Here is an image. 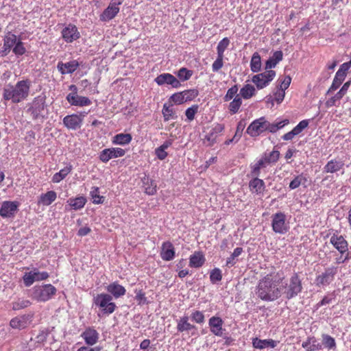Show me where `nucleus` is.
Instances as JSON below:
<instances>
[{
	"label": "nucleus",
	"mask_w": 351,
	"mask_h": 351,
	"mask_svg": "<svg viewBox=\"0 0 351 351\" xmlns=\"http://www.w3.org/2000/svg\"><path fill=\"white\" fill-rule=\"evenodd\" d=\"M66 99L71 106L83 107L92 104V101L88 97L79 96L78 95L76 96H66Z\"/></svg>",
	"instance_id": "obj_29"
},
{
	"label": "nucleus",
	"mask_w": 351,
	"mask_h": 351,
	"mask_svg": "<svg viewBox=\"0 0 351 351\" xmlns=\"http://www.w3.org/2000/svg\"><path fill=\"white\" fill-rule=\"evenodd\" d=\"M253 178L249 182V189L252 194L261 195L265 190V182L258 178V176H252Z\"/></svg>",
	"instance_id": "obj_22"
},
{
	"label": "nucleus",
	"mask_w": 351,
	"mask_h": 351,
	"mask_svg": "<svg viewBox=\"0 0 351 351\" xmlns=\"http://www.w3.org/2000/svg\"><path fill=\"white\" fill-rule=\"evenodd\" d=\"M81 337L84 340L87 346L90 347L97 343L99 338V334L93 328L88 327L82 332Z\"/></svg>",
	"instance_id": "obj_21"
},
{
	"label": "nucleus",
	"mask_w": 351,
	"mask_h": 351,
	"mask_svg": "<svg viewBox=\"0 0 351 351\" xmlns=\"http://www.w3.org/2000/svg\"><path fill=\"white\" fill-rule=\"evenodd\" d=\"M224 130V125L222 124L217 123L210 132L205 136V143L207 146H213L216 143L217 138Z\"/></svg>",
	"instance_id": "obj_25"
},
{
	"label": "nucleus",
	"mask_w": 351,
	"mask_h": 351,
	"mask_svg": "<svg viewBox=\"0 0 351 351\" xmlns=\"http://www.w3.org/2000/svg\"><path fill=\"white\" fill-rule=\"evenodd\" d=\"M86 202V199L84 197H77L76 198H70L68 200V203L69 206L73 209V210H80L82 208L85 204Z\"/></svg>",
	"instance_id": "obj_42"
},
{
	"label": "nucleus",
	"mask_w": 351,
	"mask_h": 351,
	"mask_svg": "<svg viewBox=\"0 0 351 351\" xmlns=\"http://www.w3.org/2000/svg\"><path fill=\"white\" fill-rule=\"evenodd\" d=\"M35 281H42L47 279L49 276L47 271H40L38 269H32Z\"/></svg>",
	"instance_id": "obj_58"
},
{
	"label": "nucleus",
	"mask_w": 351,
	"mask_h": 351,
	"mask_svg": "<svg viewBox=\"0 0 351 351\" xmlns=\"http://www.w3.org/2000/svg\"><path fill=\"white\" fill-rule=\"evenodd\" d=\"M31 302L29 300L19 298L16 302L12 303V308L14 311H19L30 306Z\"/></svg>",
	"instance_id": "obj_54"
},
{
	"label": "nucleus",
	"mask_w": 351,
	"mask_h": 351,
	"mask_svg": "<svg viewBox=\"0 0 351 351\" xmlns=\"http://www.w3.org/2000/svg\"><path fill=\"white\" fill-rule=\"evenodd\" d=\"M280 280V287L281 288V295H284L285 298L291 300L295 298L302 291V280L298 273H293L289 278L282 281Z\"/></svg>",
	"instance_id": "obj_4"
},
{
	"label": "nucleus",
	"mask_w": 351,
	"mask_h": 351,
	"mask_svg": "<svg viewBox=\"0 0 351 351\" xmlns=\"http://www.w3.org/2000/svg\"><path fill=\"white\" fill-rule=\"evenodd\" d=\"M230 45V40L228 38H223L220 40L217 47V56L224 57V51Z\"/></svg>",
	"instance_id": "obj_53"
},
{
	"label": "nucleus",
	"mask_w": 351,
	"mask_h": 351,
	"mask_svg": "<svg viewBox=\"0 0 351 351\" xmlns=\"http://www.w3.org/2000/svg\"><path fill=\"white\" fill-rule=\"evenodd\" d=\"M223 321L217 316H213L208 320L210 332L217 337H223L225 329L223 328Z\"/></svg>",
	"instance_id": "obj_19"
},
{
	"label": "nucleus",
	"mask_w": 351,
	"mask_h": 351,
	"mask_svg": "<svg viewBox=\"0 0 351 351\" xmlns=\"http://www.w3.org/2000/svg\"><path fill=\"white\" fill-rule=\"evenodd\" d=\"M223 66V57L217 56L216 60L212 64L213 72H218Z\"/></svg>",
	"instance_id": "obj_63"
},
{
	"label": "nucleus",
	"mask_w": 351,
	"mask_h": 351,
	"mask_svg": "<svg viewBox=\"0 0 351 351\" xmlns=\"http://www.w3.org/2000/svg\"><path fill=\"white\" fill-rule=\"evenodd\" d=\"M205 257L201 252H195L190 256L189 266L191 267L199 268L205 263Z\"/></svg>",
	"instance_id": "obj_32"
},
{
	"label": "nucleus",
	"mask_w": 351,
	"mask_h": 351,
	"mask_svg": "<svg viewBox=\"0 0 351 351\" xmlns=\"http://www.w3.org/2000/svg\"><path fill=\"white\" fill-rule=\"evenodd\" d=\"M90 195L93 199V202L95 204H102L105 199L104 196L99 195V189L97 186H93L91 188Z\"/></svg>",
	"instance_id": "obj_50"
},
{
	"label": "nucleus",
	"mask_w": 351,
	"mask_h": 351,
	"mask_svg": "<svg viewBox=\"0 0 351 351\" xmlns=\"http://www.w3.org/2000/svg\"><path fill=\"white\" fill-rule=\"evenodd\" d=\"M285 95V90L278 88L276 92L274 93V99L278 104H280L283 101Z\"/></svg>",
	"instance_id": "obj_64"
},
{
	"label": "nucleus",
	"mask_w": 351,
	"mask_h": 351,
	"mask_svg": "<svg viewBox=\"0 0 351 351\" xmlns=\"http://www.w3.org/2000/svg\"><path fill=\"white\" fill-rule=\"evenodd\" d=\"M57 198V194L54 191H49L42 193L38 200V204L45 206L51 204Z\"/></svg>",
	"instance_id": "obj_31"
},
{
	"label": "nucleus",
	"mask_w": 351,
	"mask_h": 351,
	"mask_svg": "<svg viewBox=\"0 0 351 351\" xmlns=\"http://www.w3.org/2000/svg\"><path fill=\"white\" fill-rule=\"evenodd\" d=\"M271 227L275 233L284 234L289 229V222L287 221L286 215L282 212H278L271 216Z\"/></svg>",
	"instance_id": "obj_8"
},
{
	"label": "nucleus",
	"mask_w": 351,
	"mask_h": 351,
	"mask_svg": "<svg viewBox=\"0 0 351 351\" xmlns=\"http://www.w3.org/2000/svg\"><path fill=\"white\" fill-rule=\"evenodd\" d=\"M240 97L244 99H249L256 95V88L250 84L244 85L240 90Z\"/></svg>",
	"instance_id": "obj_39"
},
{
	"label": "nucleus",
	"mask_w": 351,
	"mask_h": 351,
	"mask_svg": "<svg viewBox=\"0 0 351 351\" xmlns=\"http://www.w3.org/2000/svg\"><path fill=\"white\" fill-rule=\"evenodd\" d=\"M345 163L341 159H332L329 160L324 167L323 171L326 173H335L341 170H343Z\"/></svg>",
	"instance_id": "obj_26"
},
{
	"label": "nucleus",
	"mask_w": 351,
	"mask_h": 351,
	"mask_svg": "<svg viewBox=\"0 0 351 351\" xmlns=\"http://www.w3.org/2000/svg\"><path fill=\"white\" fill-rule=\"evenodd\" d=\"M73 167L71 165H66L64 168L60 170L59 172L56 173L52 177V182L53 183H58L63 179L66 178V176L71 173Z\"/></svg>",
	"instance_id": "obj_40"
},
{
	"label": "nucleus",
	"mask_w": 351,
	"mask_h": 351,
	"mask_svg": "<svg viewBox=\"0 0 351 351\" xmlns=\"http://www.w3.org/2000/svg\"><path fill=\"white\" fill-rule=\"evenodd\" d=\"M119 7L115 3H110L108 6L103 11L100 15L101 21H108L114 19L119 12Z\"/></svg>",
	"instance_id": "obj_27"
},
{
	"label": "nucleus",
	"mask_w": 351,
	"mask_h": 351,
	"mask_svg": "<svg viewBox=\"0 0 351 351\" xmlns=\"http://www.w3.org/2000/svg\"><path fill=\"white\" fill-rule=\"evenodd\" d=\"M243 101L239 95H236L233 100L229 104L228 110L231 114H236L239 112Z\"/></svg>",
	"instance_id": "obj_45"
},
{
	"label": "nucleus",
	"mask_w": 351,
	"mask_h": 351,
	"mask_svg": "<svg viewBox=\"0 0 351 351\" xmlns=\"http://www.w3.org/2000/svg\"><path fill=\"white\" fill-rule=\"evenodd\" d=\"M19 203L15 201H4L0 208V216L3 218H13L18 211Z\"/></svg>",
	"instance_id": "obj_13"
},
{
	"label": "nucleus",
	"mask_w": 351,
	"mask_h": 351,
	"mask_svg": "<svg viewBox=\"0 0 351 351\" xmlns=\"http://www.w3.org/2000/svg\"><path fill=\"white\" fill-rule=\"evenodd\" d=\"M145 193L149 195H153L156 193V184L153 180L145 178L143 180Z\"/></svg>",
	"instance_id": "obj_43"
},
{
	"label": "nucleus",
	"mask_w": 351,
	"mask_h": 351,
	"mask_svg": "<svg viewBox=\"0 0 351 351\" xmlns=\"http://www.w3.org/2000/svg\"><path fill=\"white\" fill-rule=\"evenodd\" d=\"M337 273V268L330 267L325 269L324 271L317 275L315 279V284L317 287H324L330 285L335 279Z\"/></svg>",
	"instance_id": "obj_10"
},
{
	"label": "nucleus",
	"mask_w": 351,
	"mask_h": 351,
	"mask_svg": "<svg viewBox=\"0 0 351 351\" xmlns=\"http://www.w3.org/2000/svg\"><path fill=\"white\" fill-rule=\"evenodd\" d=\"M132 139L130 134L120 133L112 138V143L114 145H125L129 144Z\"/></svg>",
	"instance_id": "obj_38"
},
{
	"label": "nucleus",
	"mask_w": 351,
	"mask_h": 351,
	"mask_svg": "<svg viewBox=\"0 0 351 351\" xmlns=\"http://www.w3.org/2000/svg\"><path fill=\"white\" fill-rule=\"evenodd\" d=\"M322 344L326 348L329 350H336V341L335 339L329 335L323 334L322 335Z\"/></svg>",
	"instance_id": "obj_47"
},
{
	"label": "nucleus",
	"mask_w": 351,
	"mask_h": 351,
	"mask_svg": "<svg viewBox=\"0 0 351 351\" xmlns=\"http://www.w3.org/2000/svg\"><path fill=\"white\" fill-rule=\"evenodd\" d=\"M198 108L199 106L197 105H193L186 110L185 115L189 121H191L195 119V115L198 112Z\"/></svg>",
	"instance_id": "obj_59"
},
{
	"label": "nucleus",
	"mask_w": 351,
	"mask_h": 351,
	"mask_svg": "<svg viewBox=\"0 0 351 351\" xmlns=\"http://www.w3.org/2000/svg\"><path fill=\"white\" fill-rule=\"evenodd\" d=\"M125 154V151L120 147L106 148L102 150L99 156V160L103 162H108L110 159L122 157Z\"/></svg>",
	"instance_id": "obj_15"
},
{
	"label": "nucleus",
	"mask_w": 351,
	"mask_h": 351,
	"mask_svg": "<svg viewBox=\"0 0 351 351\" xmlns=\"http://www.w3.org/2000/svg\"><path fill=\"white\" fill-rule=\"evenodd\" d=\"M177 331L180 333L191 334V336L195 335L197 328L195 325L189 322V317L184 315L176 320Z\"/></svg>",
	"instance_id": "obj_11"
},
{
	"label": "nucleus",
	"mask_w": 351,
	"mask_h": 351,
	"mask_svg": "<svg viewBox=\"0 0 351 351\" xmlns=\"http://www.w3.org/2000/svg\"><path fill=\"white\" fill-rule=\"evenodd\" d=\"M154 82L158 86L170 85L173 88H180L182 84L178 79L171 73H165L158 75L155 79Z\"/></svg>",
	"instance_id": "obj_14"
},
{
	"label": "nucleus",
	"mask_w": 351,
	"mask_h": 351,
	"mask_svg": "<svg viewBox=\"0 0 351 351\" xmlns=\"http://www.w3.org/2000/svg\"><path fill=\"white\" fill-rule=\"evenodd\" d=\"M31 85V81L27 79L18 81L15 85L8 84L3 89V99L19 104L28 97Z\"/></svg>",
	"instance_id": "obj_2"
},
{
	"label": "nucleus",
	"mask_w": 351,
	"mask_h": 351,
	"mask_svg": "<svg viewBox=\"0 0 351 351\" xmlns=\"http://www.w3.org/2000/svg\"><path fill=\"white\" fill-rule=\"evenodd\" d=\"M56 288L51 284L36 285L31 289V297L38 302H47L56 293Z\"/></svg>",
	"instance_id": "obj_5"
},
{
	"label": "nucleus",
	"mask_w": 351,
	"mask_h": 351,
	"mask_svg": "<svg viewBox=\"0 0 351 351\" xmlns=\"http://www.w3.org/2000/svg\"><path fill=\"white\" fill-rule=\"evenodd\" d=\"M280 156V152L278 150H273L269 153H265L262 157L267 165L270 163H275L278 161Z\"/></svg>",
	"instance_id": "obj_51"
},
{
	"label": "nucleus",
	"mask_w": 351,
	"mask_h": 351,
	"mask_svg": "<svg viewBox=\"0 0 351 351\" xmlns=\"http://www.w3.org/2000/svg\"><path fill=\"white\" fill-rule=\"evenodd\" d=\"M32 316L23 315L12 318L10 322V326L14 329L22 330L27 327L31 322Z\"/></svg>",
	"instance_id": "obj_23"
},
{
	"label": "nucleus",
	"mask_w": 351,
	"mask_h": 351,
	"mask_svg": "<svg viewBox=\"0 0 351 351\" xmlns=\"http://www.w3.org/2000/svg\"><path fill=\"white\" fill-rule=\"evenodd\" d=\"M23 280L25 287H30L35 282L32 270L25 273Z\"/></svg>",
	"instance_id": "obj_62"
},
{
	"label": "nucleus",
	"mask_w": 351,
	"mask_h": 351,
	"mask_svg": "<svg viewBox=\"0 0 351 351\" xmlns=\"http://www.w3.org/2000/svg\"><path fill=\"white\" fill-rule=\"evenodd\" d=\"M250 69L254 73H257L261 69V58L258 52L254 53L250 61Z\"/></svg>",
	"instance_id": "obj_41"
},
{
	"label": "nucleus",
	"mask_w": 351,
	"mask_h": 351,
	"mask_svg": "<svg viewBox=\"0 0 351 351\" xmlns=\"http://www.w3.org/2000/svg\"><path fill=\"white\" fill-rule=\"evenodd\" d=\"M221 271L219 268H215L210 271V280L213 284L217 283V282L221 280Z\"/></svg>",
	"instance_id": "obj_56"
},
{
	"label": "nucleus",
	"mask_w": 351,
	"mask_h": 351,
	"mask_svg": "<svg viewBox=\"0 0 351 351\" xmlns=\"http://www.w3.org/2000/svg\"><path fill=\"white\" fill-rule=\"evenodd\" d=\"M351 84V81H348L343 84L341 89L332 97L329 98L325 103L327 108L332 106H339L340 100L346 94Z\"/></svg>",
	"instance_id": "obj_16"
},
{
	"label": "nucleus",
	"mask_w": 351,
	"mask_h": 351,
	"mask_svg": "<svg viewBox=\"0 0 351 351\" xmlns=\"http://www.w3.org/2000/svg\"><path fill=\"white\" fill-rule=\"evenodd\" d=\"M280 283L276 272L267 274L258 281L256 292L258 298L265 302L278 299L281 296Z\"/></svg>",
	"instance_id": "obj_1"
},
{
	"label": "nucleus",
	"mask_w": 351,
	"mask_h": 351,
	"mask_svg": "<svg viewBox=\"0 0 351 351\" xmlns=\"http://www.w3.org/2000/svg\"><path fill=\"white\" fill-rule=\"evenodd\" d=\"M330 243L332 244L341 254H343L348 250V243L342 235L333 234L330 238Z\"/></svg>",
	"instance_id": "obj_20"
},
{
	"label": "nucleus",
	"mask_w": 351,
	"mask_h": 351,
	"mask_svg": "<svg viewBox=\"0 0 351 351\" xmlns=\"http://www.w3.org/2000/svg\"><path fill=\"white\" fill-rule=\"evenodd\" d=\"M278 341L273 339H260L257 337L252 339V346L256 349H264L266 348H274L277 346Z\"/></svg>",
	"instance_id": "obj_30"
},
{
	"label": "nucleus",
	"mask_w": 351,
	"mask_h": 351,
	"mask_svg": "<svg viewBox=\"0 0 351 351\" xmlns=\"http://www.w3.org/2000/svg\"><path fill=\"white\" fill-rule=\"evenodd\" d=\"M176 252L173 244L169 241L162 245L160 256L163 261H169L175 258Z\"/></svg>",
	"instance_id": "obj_28"
},
{
	"label": "nucleus",
	"mask_w": 351,
	"mask_h": 351,
	"mask_svg": "<svg viewBox=\"0 0 351 351\" xmlns=\"http://www.w3.org/2000/svg\"><path fill=\"white\" fill-rule=\"evenodd\" d=\"M289 123V121L287 119H282L280 121L276 120L273 123H270L267 121V131L271 133H275L279 130L284 128L285 125Z\"/></svg>",
	"instance_id": "obj_34"
},
{
	"label": "nucleus",
	"mask_w": 351,
	"mask_h": 351,
	"mask_svg": "<svg viewBox=\"0 0 351 351\" xmlns=\"http://www.w3.org/2000/svg\"><path fill=\"white\" fill-rule=\"evenodd\" d=\"M309 121L307 119L301 121L295 127L293 128V131L295 135L300 134L305 128L308 125Z\"/></svg>",
	"instance_id": "obj_61"
},
{
	"label": "nucleus",
	"mask_w": 351,
	"mask_h": 351,
	"mask_svg": "<svg viewBox=\"0 0 351 351\" xmlns=\"http://www.w3.org/2000/svg\"><path fill=\"white\" fill-rule=\"evenodd\" d=\"M238 90L239 87L237 84L232 86L227 90L226 94L223 97V100L225 101H228L234 99L236 97V95H240V94H237Z\"/></svg>",
	"instance_id": "obj_55"
},
{
	"label": "nucleus",
	"mask_w": 351,
	"mask_h": 351,
	"mask_svg": "<svg viewBox=\"0 0 351 351\" xmlns=\"http://www.w3.org/2000/svg\"><path fill=\"white\" fill-rule=\"evenodd\" d=\"M80 64L76 60H73L67 62H59L57 64V69L62 75L71 74L75 72L79 67Z\"/></svg>",
	"instance_id": "obj_24"
},
{
	"label": "nucleus",
	"mask_w": 351,
	"mask_h": 351,
	"mask_svg": "<svg viewBox=\"0 0 351 351\" xmlns=\"http://www.w3.org/2000/svg\"><path fill=\"white\" fill-rule=\"evenodd\" d=\"M106 290L108 293L112 294L115 298H119L125 294V289L117 282H112L110 284Z\"/></svg>",
	"instance_id": "obj_33"
},
{
	"label": "nucleus",
	"mask_w": 351,
	"mask_h": 351,
	"mask_svg": "<svg viewBox=\"0 0 351 351\" xmlns=\"http://www.w3.org/2000/svg\"><path fill=\"white\" fill-rule=\"evenodd\" d=\"M45 100L46 97L43 95H40L36 97L29 104V106L27 108V112L30 113L33 119L45 117L44 114L46 108Z\"/></svg>",
	"instance_id": "obj_7"
},
{
	"label": "nucleus",
	"mask_w": 351,
	"mask_h": 351,
	"mask_svg": "<svg viewBox=\"0 0 351 351\" xmlns=\"http://www.w3.org/2000/svg\"><path fill=\"white\" fill-rule=\"evenodd\" d=\"M83 117L77 114L66 115L63 119L64 125L69 130H76L81 128Z\"/></svg>",
	"instance_id": "obj_18"
},
{
	"label": "nucleus",
	"mask_w": 351,
	"mask_h": 351,
	"mask_svg": "<svg viewBox=\"0 0 351 351\" xmlns=\"http://www.w3.org/2000/svg\"><path fill=\"white\" fill-rule=\"evenodd\" d=\"M302 347L306 351H315L322 348V345L318 343L315 337H308L305 341L302 343Z\"/></svg>",
	"instance_id": "obj_36"
},
{
	"label": "nucleus",
	"mask_w": 351,
	"mask_h": 351,
	"mask_svg": "<svg viewBox=\"0 0 351 351\" xmlns=\"http://www.w3.org/2000/svg\"><path fill=\"white\" fill-rule=\"evenodd\" d=\"M162 113L165 121H168L171 119L175 120L178 118V115L173 107V105H168L167 104H165L162 107Z\"/></svg>",
	"instance_id": "obj_37"
},
{
	"label": "nucleus",
	"mask_w": 351,
	"mask_h": 351,
	"mask_svg": "<svg viewBox=\"0 0 351 351\" xmlns=\"http://www.w3.org/2000/svg\"><path fill=\"white\" fill-rule=\"evenodd\" d=\"M243 251L242 247L235 248L232 254L227 258L226 265L228 267L234 266L237 263V258L241 254Z\"/></svg>",
	"instance_id": "obj_46"
},
{
	"label": "nucleus",
	"mask_w": 351,
	"mask_h": 351,
	"mask_svg": "<svg viewBox=\"0 0 351 351\" xmlns=\"http://www.w3.org/2000/svg\"><path fill=\"white\" fill-rule=\"evenodd\" d=\"M93 303L103 315L112 314L117 308L115 303L112 302V295L108 293L97 294L93 298Z\"/></svg>",
	"instance_id": "obj_6"
},
{
	"label": "nucleus",
	"mask_w": 351,
	"mask_h": 351,
	"mask_svg": "<svg viewBox=\"0 0 351 351\" xmlns=\"http://www.w3.org/2000/svg\"><path fill=\"white\" fill-rule=\"evenodd\" d=\"M190 318L192 322L199 325L204 324L206 320L204 311L199 310H193L191 311Z\"/></svg>",
	"instance_id": "obj_44"
},
{
	"label": "nucleus",
	"mask_w": 351,
	"mask_h": 351,
	"mask_svg": "<svg viewBox=\"0 0 351 351\" xmlns=\"http://www.w3.org/2000/svg\"><path fill=\"white\" fill-rule=\"evenodd\" d=\"M169 101L173 102L175 104H182L186 102L184 96L182 94V92H178L173 94L170 98Z\"/></svg>",
	"instance_id": "obj_60"
},
{
	"label": "nucleus",
	"mask_w": 351,
	"mask_h": 351,
	"mask_svg": "<svg viewBox=\"0 0 351 351\" xmlns=\"http://www.w3.org/2000/svg\"><path fill=\"white\" fill-rule=\"evenodd\" d=\"M267 165V162L261 158L254 165H251V176H259L261 173V169L266 167Z\"/></svg>",
	"instance_id": "obj_48"
},
{
	"label": "nucleus",
	"mask_w": 351,
	"mask_h": 351,
	"mask_svg": "<svg viewBox=\"0 0 351 351\" xmlns=\"http://www.w3.org/2000/svg\"><path fill=\"white\" fill-rule=\"evenodd\" d=\"M283 53L281 51H276L273 53V56L270 57L265 62V69L271 70L274 68L276 64L282 60Z\"/></svg>",
	"instance_id": "obj_35"
},
{
	"label": "nucleus",
	"mask_w": 351,
	"mask_h": 351,
	"mask_svg": "<svg viewBox=\"0 0 351 351\" xmlns=\"http://www.w3.org/2000/svg\"><path fill=\"white\" fill-rule=\"evenodd\" d=\"M178 77L182 82L189 80L193 75V71L189 70L185 67H182L176 73Z\"/></svg>",
	"instance_id": "obj_52"
},
{
	"label": "nucleus",
	"mask_w": 351,
	"mask_h": 351,
	"mask_svg": "<svg viewBox=\"0 0 351 351\" xmlns=\"http://www.w3.org/2000/svg\"><path fill=\"white\" fill-rule=\"evenodd\" d=\"M265 131H267V121L263 117L253 121L246 130L252 137L257 136Z\"/></svg>",
	"instance_id": "obj_12"
},
{
	"label": "nucleus",
	"mask_w": 351,
	"mask_h": 351,
	"mask_svg": "<svg viewBox=\"0 0 351 351\" xmlns=\"http://www.w3.org/2000/svg\"><path fill=\"white\" fill-rule=\"evenodd\" d=\"M186 102L193 100L197 97L199 91L197 89H189L182 91Z\"/></svg>",
	"instance_id": "obj_57"
},
{
	"label": "nucleus",
	"mask_w": 351,
	"mask_h": 351,
	"mask_svg": "<svg viewBox=\"0 0 351 351\" xmlns=\"http://www.w3.org/2000/svg\"><path fill=\"white\" fill-rule=\"evenodd\" d=\"M275 76V71L266 70L263 73L254 75L252 77V82L256 85L257 89L261 90L267 87L274 79Z\"/></svg>",
	"instance_id": "obj_9"
},
{
	"label": "nucleus",
	"mask_w": 351,
	"mask_h": 351,
	"mask_svg": "<svg viewBox=\"0 0 351 351\" xmlns=\"http://www.w3.org/2000/svg\"><path fill=\"white\" fill-rule=\"evenodd\" d=\"M306 182V178L303 174H300L291 181L289 187L291 190H293L298 188L302 184H305Z\"/></svg>",
	"instance_id": "obj_49"
},
{
	"label": "nucleus",
	"mask_w": 351,
	"mask_h": 351,
	"mask_svg": "<svg viewBox=\"0 0 351 351\" xmlns=\"http://www.w3.org/2000/svg\"><path fill=\"white\" fill-rule=\"evenodd\" d=\"M3 42V47L0 49V54L2 57L7 56L11 51L16 57L21 56L27 52L21 39L11 32H8L4 35Z\"/></svg>",
	"instance_id": "obj_3"
},
{
	"label": "nucleus",
	"mask_w": 351,
	"mask_h": 351,
	"mask_svg": "<svg viewBox=\"0 0 351 351\" xmlns=\"http://www.w3.org/2000/svg\"><path fill=\"white\" fill-rule=\"evenodd\" d=\"M62 37L66 43H71L80 37V33L77 27L73 24H69L61 32Z\"/></svg>",
	"instance_id": "obj_17"
}]
</instances>
